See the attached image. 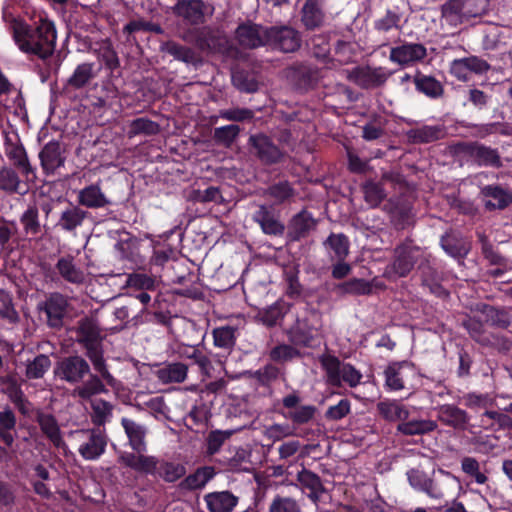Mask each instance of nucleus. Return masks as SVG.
Here are the masks:
<instances>
[{
    "label": "nucleus",
    "mask_w": 512,
    "mask_h": 512,
    "mask_svg": "<svg viewBox=\"0 0 512 512\" xmlns=\"http://www.w3.org/2000/svg\"><path fill=\"white\" fill-rule=\"evenodd\" d=\"M12 36L18 49L29 56L47 61L55 52L57 31L52 20L40 17L34 26L23 22L12 25Z\"/></svg>",
    "instance_id": "obj_1"
},
{
    "label": "nucleus",
    "mask_w": 512,
    "mask_h": 512,
    "mask_svg": "<svg viewBox=\"0 0 512 512\" xmlns=\"http://www.w3.org/2000/svg\"><path fill=\"white\" fill-rule=\"evenodd\" d=\"M119 462L136 472L159 477L169 483L176 482L186 474L183 464L158 459L155 456L122 452L119 455Z\"/></svg>",
    "instance_id": "obj_2"
},
{
    "label": "nucleus",
    "mask_w": 512,
    "mask_h": 512,
    "mask_svg": "<svg viewBox=\"0 0 512 512\" xmlns=\"http://www.w3.org/2000/svg\"><path fill=\"white\" fill-rule=\"evenodd\" d=\"M77 341L86 349V355L93 364L94 370L101 374L109 385L114 384V377L108 371L101 349V329L93 317H84L78 321L76 328Z\"/></svg>",
    "instance_id": "obj_3"
},
{
    "label": "nucleus",
    "mask_w": 512,
    "mask_h": 512,
    "mask_svg": "<svg viewBox=\"0 0 512 512\" xmlns=\"http://www.w3.org/2000/svg\"><path fill=\"white\" fill-rule=\"evenodd\" d=\"M320 363L327 377V382L335 387H341L343 383L354 388L362 379V374L349 363L341 362L337 357L324 354L320 357Z\"/></svg>",
    "instance_id": "obj_4"
},
{
    "label": "nucleus",
    "mask_w": 512,
    "mask_h": 512,
    "mask_svg": "<svg viewBox=\"0 0 512 512\" xmlns=\"http://www.w3.org/2000/svg\"><path fill=\"white\" fill-rule=\"evenodd\" d=\"M72 435L81 441L78 453L84 460L95 461L105 453L108 444L105 428L80 429Z\"/></svg>",
    "instance_id": "obj_5"
},
{
    "label": "nucleus",
    "mask_w": 512,
    "mask_h": 512,
    "mask_svg": "<svg viewBox=\"0 0 512 512\" xmlns=\"http://www.w3.org/2000/svg\"><path fill=\"white\" fill-rule=\"evenodd\" d=\"M4 154L12 166L27 180H33L36 177L35 168L31 165L26 149L19 137L5 136L3 143Z\"/></svg>",
    "instance_id": "obj_6"
},
{
    "label": "nucleus",
    "mask_w": 512,
    "mask_h": 512,
    "mask_svg": "<svg viewBox=\"0 0 512 512\" xmlns=\"http://www.w3.org/2000/svg\"><path fill=\"white\" fill-rule=\"evenodd\" d=\"M392 72L386 67L358 66L348 72V79L363 89H374L385 84Z\"/></svg>",
    "instance_id": "obj_7"
},
{
    "label": "nucleus",
    "mask_w": 512,
    "mask_h": 512,
    "mask_svg": "<svg viewBox=\"0 0 512 512\" xmlns=\"http://www.w3.org/2000/svg\"><path fill=\"white\" fill-rule=\"evenodd\" d=\"M269 28L251 21L241 23L235 30V39L245 49L268 46Z\"/></svg>",
    "instance_id": "obj_8"
},
{
    "label": "nucleus",
    "mask_w": 512,
    "mask_h": 512,
    "mask_svg": "<svg viewBox=\"0 0 512 512\" xmlns=\"http://www.w3.org/2000/svg\"><path fill=\"white\" fill-rule=\"evenodd\" d=\"M426 253V250L411 242H405L397 246L393 261L394 272L400 277L407 276L414 268V265L424 259Z\"/></svg>",
    "instance_id": "obj_9"
},
{
    "label": "nucleus",
    "mask_w": 512,
    "mask_h": 512,
    "mask_svg": "<svg viewBox=\"0 0 512 512\" xmlns=\"http://www.w3.org/2000/svg\"><path fill=\"white\" fill-rule=\"evenodd\" d=\"M89 372L88 362L78 355L63 358L54 369L57 378L70 384L80 383Z\"/></svg>",
    "instance_id": "obj_10"
},
{
    "label": "nucleus",
    "mask_w": 512,
    "mask_h": 512,
    "mask_svg": "<svg viewBox=\"0 0 512 512\" xmlns=\"http://www.w3.org/2000/svg\"><path fill=\"white\" fill-rule=\"evenodd\" d=\"M300 402L301 397L295 391L282 398V405L287 409L282 415L290 420L294 427L309 423L317 411L314 405H299Z\"/></svg>",
    "instance_id": "obj_11"
},
{
    "label": "nucleus",
    "mask_w": 512,
    "mask_h": 512,
    "mask_svg": "<svg viewBox=\"0 0 512 512\" xmlns=\"http://www.w3.org/2000/svg\"><path fill=\"white\" fill-rule=\"evenodd\" d=\"M268 46L284 53L294 52L301 46V35L290 26H271Z\"/></svg>",
    "instance_id": "obj_12"
},
{
    "label": "nucleus",
    "mask_w": 512,
    "mask_h": 512,
    "mask_svg": "<svg viewBox=\"0 0 512 512\" xmlns=\"http://www.w3.org/2000/svg\"><path fill=\"white\" fill-rule=\"evenodd\" d=\"M415 375V366L411 362H392L384 370L385 385L391 391L403 390Z\"/></svg>",
    "instance_id": "obj_13"
},
{
    "label": "nucleus",
    "mask_w": 512,
    "mask_h": 512,
    "mask_svg": "<svg viewBox=\"0 0 512 512\" xmlns=\"http://www.w3.org/2000/svg\"><path fill=\"white\" fill-rule=\"evenodd\" d=\"M427 57V49L421 43L404 42L390 49L389 60L402 67L413 66Z\"/></svg>",
    "instance_id": "obj_14"
},
{
    "label": "nucleus",
    "mask_w": 512,
    "mask_h": 512,
    "mask_svg": "<svg viewBox=\"0 0 512 512\" xmlns=\"http://www.w3.org/2000/svg\"><path fill=\"white\" fill-rule=\"evenodd\" d=\"M249 145L253 153L264 164H276L282 160L284 153L274 144L272 139L265 134L259 133L249 137Z\"/></svg>",
    "instance_id": "obj_15"
},
{
    "label": "nucleus",
    "mask_w": 512,
    "mask_h": 512,
    "mask_svg": "<svg viewBox=\"0 0 512 512\" xmlns=\"http://www.w3.org/2000/svg\"><path fill=\"white\" fill-rule=\"evenodd\" d=\"M490 68L491 66L486 60L478 56H469L454 59L450 65V72L458 80L468 81L471 74L482 75Z\"/></svg>",
    "instance_id": "obj_16"
},
{
    "label": "nucleus",
    "mask_w": 512,
    "mask_h": 512,
    "mask_svg": "<svg viewBox=\"0 0 512 512\" xmlns=\"http://www.w3.org/2000/svg\"><path fill=\"white\" fill-rule=\"evenodd\" d=\"M68 307L67 298L61 293H52L38 305L40 311L46 314L47 323L52 328L62 326L63 317Z\"/></svg>",
    "instance_id": "obj_17"
},
{
    "label": "nucleus",
    "mask_w": 512,
    "mask_h": 512,
    "mask_svg": "<svg viewBox=\"0 0 512 512\" xmlns=\"http://www.w3.org/2000/svg\"><path fill=\"white\" fill-rule=\"evenodd\" d=\"M296 480L299 483L300 490H308L307 498L315 506H318L322 494L326 491L320 476L309 469L303 468L297 473Z\"/></svg>",
    "instance_id": "obj_18"
},
{
    "label": "nucleus",
    "mask_w": 512,
    "mask_h": 512,
    "mask_svg": "<svg viewBox=\"0 0 512 512\" xmlns=\"http://www.w3.org/2000/svg\"><path fill=\"white\" fill-rule=\"evenodd\" d=\"M89 216L90 213L79 205H69L60 213L56 226L64 232L75 235L77 229L83 226Z\"/></svg>",
    "instance_id": "obj_19"
},
{
    "label": "nucleus",
    "mask_w": 512,
    "mask_h": 512,
    "mask_svg": "<svg viewBox=\"0 0 512 512\" xmlns=\"http://www.w3.org/2000/svg\"><path fill=\"white\" fill-rule=\"evenodd\" d=\"M35 421L38 423L41 432L58 449L66 448V443L62 437V432L58 421L51 414L39 410L36 412Z\"/></svg>",
    "instance_id": "obj_20"
},
{
    "label": "nucleus",
    "mask_w": 512,
    "mask_h": 512,
    "mask_svg": "<svg viewBox=\"0 0 512 512\" xmlns=\"http://www.w3.org/2000/svg\"><path fill=\"white\" fill-rule=\"evenodd\" d=\"M41 167L45 174H52L64 165L65 156L61 144L57 141H50L44 145L39 153Z\"/></svg>",
    "instance_id": "obj_21"
},
{
    "label": "nucleus",
    "mask_w": 512,
    "mask_h": 512,
    "mask_svg": "<svg viewBox=\"0 0 512 512\" xmlns=\"http://www.w3.org/2000/svg\"><path fill=\"white\" fill-rule=\"evenodd\" d=\"M438 420L455 430H465L470 417L467 412L454 404H444L437 408Z\"/></svg>",
    "instance_id": "obj_22"
},
{
    "label": "nucleus",
    "mask_w": 512,
    "mask_h": 512,
    "mask_svg": "<svg viewBox=\"0 0 512 512\" xmlns=\"http://www.w3.org/2000/svg\"><path fill=\"white\" fill-rule=\"evenodd\" d=\"M446 135L443 125H422L406 131V137L411 144H427L441 140Z\"/></svg>",
    "instance_id": "obj_23"
},
{
    "label": "nucleus",
    "mask_w": 512,
    "mask_h": 512,
    "mask_svg": "<svg viewBox=\"0 0 512 512\" xmlns=\"http://www.w3.org/2000/svg\"><path fill=\"white\" fill-rule=\"evenodd\" d=\"M121 425L125 431V434L129 440V445L135 455H143L146 451L147 445L145 441L147 429L144 425L137 423L136 421L123 417L121 419Z\"/></svg>",
    "instance_id": "obj_24"
},
{
    "label": "nucleus",
    "mask_w": 512,
    "mask_h": 512,
    "mask_svg": "<svg viewBox=\"0 0 512 512\" xmlns=\"http://www.w3.org/2000/svg\"><path fill=\"white\" fill-rule=\"evenodd\" d=\"M475 311L482 315L485 323L494 327L506 329L512 323V316L504 307L480 303L476 305Z\"/></svg>",
    "instance_id": "obj_25"
},
{
    "label": "nucleus",
    "mask_w": 512,
    "mask_h": 512,
    "mask_svg": "<svg viewBox=\"0 0 512 512\" xmlns=\"http://www.w3.org/2000/svg\"><path fill=\"white\" fill-rule=\"evenodd\" d=\"M407 478L415 490L426 493L430 498L441 499L444 496L442 489L423 471L411 469Z\"/></svg>",
    "instance_id": "obj_26"
},
{
    "label": "nucleus",
    "mask_w": 512,
    "mask_h": 512,
    "mask_svg": "<svg viewBox=\"0 0 512 512\" xmlns=\"http://www.w3.org/2000/svg\"><path fill=\"white\" fill-rule=\"evenodd\" d=\"M209 512H232L239 502V498L232 492L216 491L204 496Z\"/></svg>",
    "instance_id": "obj_27"
},
{
    "label": "nucleus",
    "mask_w": 512,
    "mask_h": 512,
    "mask_svg": "<svg viewBox=\"0 0 512 512\" xmlns=\"http://www.w3.org/2000/svg\"><path fill=\"white\" fill-rule=\"evenodd\" d=\"M77 202L79 206L91 209H100L111 204L110 199L98 184H91L81 189L78 192Z\"/></svg>",
    "instance_id": "obj_28"
},
{
    "label": "nucleus",
    "mask_w": 512,
    "mask_h": 512,
    "mask_svg": "<svg viewBox=\"0 0 512 512\" xmlns=\"http://www.w3.org/2000/svg\"><path fill=\"white\" fill-rule=\"evenodd\" d=\"M316 227V220L312 214L306 210H302L296 214L288 225V236L293 241H298L314 230Z\"/></svg>",
    "instance_id": "obj_29"
},
{
    "label": "nucleus",
    "mask_w": 512,
    "mask_h": 512,
    "mask_svg": "<svg viewBox=\"0 0 512 512\" xmlns=\"http://www.w3.org/2000/svg\"><path fill=\"white\" fill-rule=\"evenodd\" d=\"M253 220L267 235H281L285 230L284 225L276 219L273 210L266 205H259L258 210L253 214Z\"/></svg>",
    "instance_id": "obj_30"
},
{
    "label": "nucleus",
    "mask_w": 512,
    "mask_h": 512,
    "mask_svg": "<svg viewBox=\"0 0 512 512\" xmlns=\"http://www.w3.org/2000/svg\"><path fill=\"white\" fill-rule=\"evenodd\" d=\"M418 270L420 272L423 285L427 286L431 293L438 296L445 293L443 287L440 285L442 277L432 266L431 255L429 253H426L424 259L419 263Z\"/></svg>",
    "instance_id": "obj_31"
},
{
    "label": "nucleus",
    "mask_w": 512,
    "mask_h": 512,
    "mask_svg": "<svg viewBox=\"0 0 512 512\" xmlns=\"http://www.w3.org/2000/svg\"><path fill=\"white\" fill-rule=\"evenodd\" d=\"M376 408L379 415L389 422L402 423L410 416L409 408L397 400H382L377 403Z\"/></svg>",
    "instance_id": "obj_32"
},
{
    "label": "nucleus",
    "mask_w": 512,
    "mask_h": 512,
    "mask_svg": "<svg viewBox=\"0 0 512 512\" xmlns=\"http://www.w3.org/2000/svg\"><path fill=\"white\" fill-rule=\"evenodd\" d=\"M488 210L504 209L512 203V194L500 186L487 185L481 189Z\"/></svg>",
    "instance_id": "obj_33"
},
{
    "label": "nucleus",
    "mask_w": 512,
    "mask_h": 512,
    "mask_svg": "<svg viewBox=\"0 0 512 512\" xmlns=\"http://www.w3.org/2000/svg\"><path fill=\"white\" fill-rule=\"evenodd\" d=\"M204 5L200 0H181L174 7V12L189 24L196 25L203 21Z\"/></svg>",
    "instance_id": "obj_34"
},
{
    "label": "nucleus",
    "mask_w": 512,
    "mask_h": 512,
    "mask_svg": "<svg viewBox=\"0 0 512 512\" xmlns=\"http://www.w3.org/2000/svg\"><path fill=\"white\" fill-rule=\"evenodd\" d=\"M97 76V70L93 62L78 64L73 73L67 79L66 86L74 90L83 89Z\"/></svg>",
    "instance_id": "obj_35"
},
{
    "label": "nucleus",
    "mask_w": 512,
    "mask_h": 512,
    "mask_svg": "<svg viewBox=\"0 0 512 512\" xmlns=\"http://www.w3.org/2000/svg\"><path fill=\"white\" fill-rule=\"evenodd\" d=\"M55 268L61 278L69 283L79 285L85 282L86 275L84 271L76 265L72 256L59 258Z\"/></svg>",
    "instance_id": "obj_36"
},
{
    "label": "nucleus",
    "mask_w": 512,
    "mask_h": 512,
    "mask_svg": "<svg viewBox=\"0 0 512 512\" xmlns=\"http://www.w3.org/2000/svg\"><path fill=\"white\" fill-rule=\"evenodd\" d=\"M19 221L26 238L29 240L39 238L42 226L39 219V210L36 205H29L20 215Z\"/></svg>",
    "instance_id": "obj_37"
},
{
    "label": "nucleus",
    "mask_w": 512,
    "mask_h": 512,
    "mask_svg": "<svg viewBox=\"0 0 512 512\" xmlns=\"http://www.w3.org/2000/svg\"><path fill=\"white\" fill-rule=\"evenodd\" d=\"M437 422L430 419L403 420L397 426V431L405 436H419L429 434L437 429Z\"/></svg>",
    "instance_id": "obj_38"
},
{
    "label": "nucleus",
    "mask_w": 512,
    "mask_h": 512,
    "mask_svg": "<svg viewBox=\"0 0 512 512\" xmlns=\"http://www.w3.org/2000/svg\"><path fill=\"white\" fill-rule=\"evenodd\" d=\"M188 367L181 362H172L160 367L156 377L163 384L182 383L186 380Z\"/></svg>",
    "instance_id": "obj_39"
},
{
    "label": "nucleus",
    "mask_w": 512,
    "mask_h": 512,
    "mask_svg": "<svg viewBox=\"0 0 512 512\" xmlns=\"http://www.w3.org/2000/svg\"><path fill=\"white\" fill-rule=\"evenodd\" d=\"M288 337L292 344L302 347H311L314 340L313 329L308 325L307 320L297 319L289 329Z\"/></svg>",
    "instance_id": "obj_40"
},
{
    "label": "nucleus",
    "mask_w": 512,
    "mask_h": 512,
    "mask_svg": "<svg viewBox=\"0 0 512 512\" xmlns=\"http://www.w3.org/2000/svg\"><path fill=\"white\" fill-rule=\"evenodd\" d=\"M332 260L343 261L349 254L350 242L346 235L330 234L324 242Z\"/></svg>",
    "instance_id": "obj_41"
},
{
    "label": "nucleus",
    "mask_w": 512,
    "mask_h": 512,
    "mask_svg": "<svg viewBox=\"0 0 512 512\" xmlns=\"http://www.w3.org/2000/svg\"><path fill=\"white\" fill-rule=\"evenodd\" d=\"M215 476L213 467L205 466L198 468L193 474L184 478L179 486L184 490H197L203 488Z\"/></svg>",
    "instance_id": "obj_42"
},
{
    "label": "nucleus",
    "mask_w": 512,
    "mask_h": 512,
    "mask_svg": "<svg viewBox=\"0 0 512 512\" xmlns=\"http://www.w3.org/2000/svg\"><path fill=\"white\" fill-rule=\"evenodd\" d=\"M16 435V416L10 408L6 407L0 411V438L6 446L11 447Z\"/></svg>",
    "instance_id": "obj_43"
},
{
    "label": "nucleus",
    "mask_w": 512,
    "mask_h": 512,
    "mask_svg": "<svg viewBox=\"0 0 512 512\" xmlns=\"http://www.w3.org/2000/svg\"><path fill=\"white\" fill-rule=\"evenodd\" d=\"M102 379L106 381L101 375L100 377L97 375H90L87 381L73 389L72 396L78 397L82 400H89L94 395L106 392Z\"/></svg>",
    "instance_id": "obj_44"
},
{
    "label": "nucleus",
    "mask_w": 512,
    "mask_h": 512,
    "mask_svg": "<svg viewBox=\"0 0 512 512\" xmlns=\"http://www.w3.org/2000/svg\"><path fill=\"white\" fill-rule=\"evenodd\" d=\"M179 354L182 358L191 360L196 364L201 373L209 376L212 370V362L209 357L198 347L185 345L180 348Z\"/></svg>",
    "instance_id": "obj_45"
},
{
    "label": "nucleus",
    "mask_w": 512,
    "mask_h": 512,
    "mask_svg": "<svg viewBox=\"0 0 512 512\" xmlns=\"http://www.w3.org/2000/svg\"><path fill=\"white\" fill-rule=\"evenodd\" d=\"M337 294L344 295H369L373 291V284L370 281L360 278H353L343 283L338 284L336 287Z\"/></svg>",
    "instance_id": "obj_46"
},
{
    "label": "nucleus",
    "mask_w": 512,
    "mask_h": 512,
    "mask_svg": "<svg viewBox=\"0 0 512 512\" xmlns=\"http://www.w3.org/2000/svg\"><path fill=\"white\" fill-rule=\"evenodd\" d=\"M160 132V125L146 117H139L129 122L127 136L134 138L139 135L154 136Z\"/></svg>",
    "instance_id": "obj_47"
},
{
    "label": "nucleus",
    "mask_w": 512,
    "mask_h": 512,
    "mask_svg": "<svg viewBox=\"0 0 512 512\" xmlns=\"http://www.w3.org/2000/svg\"><path fill=\"white\" fill-rule=\"evenodd\" d=\"M441 16L446 24L457 27L468 20L459 0H448L441 6Z\"/></svg>",
    "instance_id": "obj_48"
},
{
    "label": "nucleus",
    "mask_w": 512,
    "mask_h": 512,
    "mask_svg": "<svg viewBox=\"0 0 512 512\" xmlns=\"http://www.w3.org/2000/svg\"><path fill=\"white\" fill-rule=\"evenodd\" d=\"M113 405L103 399H95L91 402V421L100 428L110 422L113 415Z\"/></svg>",
    "instance_id": "obj_49"
},
{
    "label": "nucleus",
    "mask_w": 512,
    "mask_h": 512,
    "mask_svg": "<svg viewBox=\"0 0 512 512\" xmlns=\"http://www.w3.org/2000/svg\"><path fill=\"white\" fill-rule=\"evenodd\" d=\"M472 163L478 166L500 167L501 158L496 149L477 142L476 151Z\"/></svg>",
    "instance_id": "obj_50"
},
{
    "label": "nucleus",
    "mask_w": 512,
    "mask_h": 512,
    "mask_svg": "<svg viewBox=\"0 0 512 512\" xmlns=\"http://www.w3.org/2000/svg\"><path fill=\"white\" fill-rule=\"evenodd\" d=\"M416 89L430 98L443 94V85L432 76L417 74L414 78Z\"/></svg>",
    "instance_id": "obj_51"
},
{
    "label": "nucleus",
    "mask_w": 512,
    "mask_h": 512,
    "mask_svg": "<svg viewBox=\"0 0 512 512\" xmlns=\"http://www.w3.org/2000/svg\"><path fill=\"white\" fill-rule=\"evenodd\" d=\"M268 512H302V506L296 498L277 493L269 503Z\"/></svg>",
    "instance_id": "obj_52"
},
{
    "label": "nucleus",
    "mask_w": 512,
    "mask_h": 512,
    "mask_svg": "<svg viewBox=\"0 0 512 512\" xmlns=\"http://www.w3.org/2000/svg\"><path fill=\"white\" fill-rule=\"evenodd\" d=\"M161 51L171 55L175 60L190 64L195 61L194 51L174 41H167L161 44Z\"/></svg>",
    "instance_id": "obj_53"
},
{
    "label": "nucleus",
    "mask_w": 512,
    "mask_h": 512,
    "mask_svg": "<svg viewBox=\"0 0 512 512\" xmlns=\"http://www.w3.org/2000/svg\"><path fill=\"white\" fill-rule=\"evenodd\" d=\"M51 367V360L45 354H39L32 360H27L25 376L30 380L40 379Z\"/></svg>",
    "instance_id": "obj_54"
},
{
    "label": "nucleus",
    "mask_w": 512,
    "mask_h": 512,
    "mask_svg": "<svg viewBox=\"0 0 512 512\" xmlns=\"http://www.w3.org/2000/svg\"><path fill=\"white\" fill-rule=\"evenodd\" d=\"M302 22L308 29H314L323 22V13L316 0H307L304 4Z\"/></svg>",
    "instance_id": "obj_55"
},
{
    "label": "nucleus",
    "mask_w": 512,
    "mask_h": 512,
    "mask_svg": "<svg viewBox=\"0 0 512 512\" xmlns=\"http://www.w3.org/2000/svg\"><path fill=\"white\" fill-rule=\"evenodd\" d=\"M264 436L273 442H277L288 437L302 436V434L296 431V427L288 423H273L265 426Z\"/></svg>",
    "instance_id": "obj_56"
},
{
    "label": "nucleus",
    "mask_w": 512,
    "mask_h": 512,
    "mask_svg": "<svg viewBox=\"0 0 512 512\" xmlns=\"http://www.w3.org/2000/svg\"><path fill=\"white\" fill-rule=\"evenodd\" d=\"M296 192L288 181H280L268 187L265 195L272 198L275 203L282 204L290 201Z\"/></svg>",
    "instance_id": "obj_57"
},
{
    "label": "nucleus",
    "mask_w": 512,
    "mask_h": 512,
    "mask_svg": "<svg viewBox=\"0 0 512 512\" xmlns=\"http://www.w3.org/2000/svg\"><path fill=\"white\" fill-rule=\"evenodd\" d=\"M286 313V308L283 302H275L267 308L259 311V320L267 327H273L283 319Z\"/></svg>",
    "instance_id": "obj_58"
},
{
    "label": "nucleus",
    "mask_w": 512,
    "mask_h": 512,
    "mask_svg": "<svg viewBox=\"0 0 512 512\" xmlns=\"http://www.w3.org/2000/svg\"><path fill=\"white\" fill-rule=\"evenodd\" d=\"M20 186L21 179L18 173L13 168H0V190H3L8 193L23 194L24 192L20 191Z\"/></svg>",
    "instance_id": "obj_59"
},
{
    "label": "nucleus",
    "mask_w": 512,
    "mask_h": 512,
    "mask_svg": "<svg viewBox=\"0 0 512 512\" xmlns=\"http://www.w3.org/2000/svg\"><path fill=\"white\" fill-rule=\"evenodd\" d=\"M235 331V328L231 326H222L215 328L212 332L214 345L217 348L230 351L235 345Z\"/></svg>",
    "instance_id": "obj_60"
},
{
    "label": "nucleus",
    "mask_w": 512,
    "mask_h": 512,
    "mask_svg": "<svg viewBox=\"0 0 512 512\" xmlns=\"http://www.w3.org/2000/svg\"><path fill=\"white\" fill-rule=\"evenodd\" d=\"M463 326L468 331L469 335L478 343L482 345H488L490 343L489 336L487 335L484 327L483 319H479L476 316L468 317L464 322Z\"/></svg>",
    "instance_id": "obj_61"
},
{
    "label": "nucleus",
    "mask_w": 512,
    "mask_h": 512,
    "mask_svg": "<svg viewBox=\"0 0 512 512\" xmlns=\"http://www.w3.org/2000/svg\"><path fill=\"white\" fill-rule=\"evenodd\" d=\"M301 357V352L289 344H279L269 351V358L280 364H285Z\"/></svg>",
    "instance_id": "obj_62"
},
{
    "label": "nucleus",
    "mask_w": 512,
    "mask_h": 512,
    "mask_svg": "<svg viewBox=\"0 0 512 512\" xmlns=\"http://www.w3.org/2000/svg\"><path fill=\"white\" fill-rule=\"evenodd\" d=\"M97 57L101 60L105 67L111 72L115 71L120 67V60L117 52L114 50L111 42L105 40L101 43L97 50Z\"/></svg>",
    "instance_id": "obj_63"
},
{
    "label": "nucleus",
    "mask_w": 512,
    "mask_h": 512,
    "mask_svg": "<svg viewBox=\"0 0 512 512\" xmlns=\"http://www.w3.org/2000/svg\"><path fill=\"white\" fill-rule=\"evenodd\" d=\"M362 189L366 203L372 208L377 207L386 197L385 190L380 183L367 181Z\"/></svg>",
    "instance_id": "obj_64"
}]
</instances>
